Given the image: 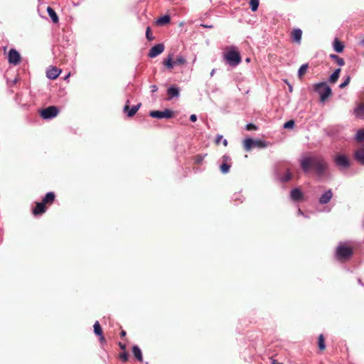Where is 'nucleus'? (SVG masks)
<instances>
[{
    "mask_svg": "<svg viewBox=\"0 0 364 364\" xmlns=\"http://www.w3.org/2000/svg\"><path fill=\"white\" fill-rule=\"evenodd\" d=\"M300 165L305 173L314 169L318 176H323L328 168L327 163L318 156L305 157L301 160Z\"/></svg>",
    "mask_w": 364,
    "mask_h": 364,
    "instance_id": "nucleus-1",
    "label": "nucleus"
},
{
    "mask_svg": "<svg viewBox=\"0 0 364 364\" xmlns=\"http://www.w3.org/2000/svg\"><path fill=\"white\" fill-rule=\"evenodd\" d=\"M55 200V194L53 192H48L46 194L42 201L36 202L32 209V214L34 216L41 215L47 210V206L52 205Z\"/></svg>",
    "mask_w": 364,
    "mask_h": 364,
    "instance_id": "nucleus-2",
    "label": "nucleus"
},
{
    "mask_svg": "<svg viewBox=\"0 0 364 364\" xmlns=\"http://www.w3.org/2000/svg\"><path fill=\"white\" fill-rule=\"evenodd\" d=\"M223 58L227 63L230 66L235 67L241 62V56L240 52L234 46L228 47L223 53Z\"/></svg>",
    "mask_w": 364,
    "mask_h": 364,
    "instance_id": "nucleus-3",
    "label": "nucleus"
},
{
    "mask_svg": "<svg viewBox=\"0 0 364 364\" xmlns=\"http://www.w3.org/2000/svg\"><path fill=\"white\" fill-rule=\"evenodd\" d=\"M353 255V248L346 243H340L336 251V257L341 262L349 259Z\"/></svg>",
    "mask_w": 364,
    "mask_h": 364,
    "instance_id": "nucleus-4",
    "label": "nucleus"
},
{
    "mask_svg": "<svg viewBox=\"0 0 364 364\" xmlns=\"http://www.w3.org/2000/svg\"><path fill=\"white\" fill-rule=\"evenodd\" d=\"M269 143L262 139H245L243 141V147L246 151H250L254 148L263 149L267 147Z\"/></svg>",
    "mask_w": 364,
    "mask_h": 364,
    "instance_id": "nucleus-5",
    "label": "nucleus"
},
{
    "mask_svg": "<svg viewBox=\"0 0 364 364\" xmlns=\"http://www.w3.org/2000/svg\"><path fill=\"white\" fill-rule=\"evenodd\" d=\"M314 90L320 95V100L325 102L332 94L331 89L326 82H320L314 85Z\"/></svg>",
    "mask_w": 364,
    "mask_h": 364,
    "instance_id": "nucleus-6",
    "label": "nucleus"
},
{
    "mask_svg": "<svg viewBox=\"0 0 364 364\" xmlns=\"http://www.w3.org/2000/svg\"><path fill=\"white\" fill-rule=\"evenodd\" d=\"M60 110L55 106H49L41 111V117L44 119H50L55 117Z\"/></svg>",
    "mask_w": 364,
    "mask_h": 364,
    "instance_id": "nucleus-7",
    "label": "nucleus"
},
{
    "mask_svg": "<svg viewBox=\"0 0 364 364\" xmlns=\"http://www.w3.org/2000/svg\"><path fill=\"white\" fill-rule=\"evenodd\" d=\"M149 115L153 118H158V119H170L173 117V111L166 109L164 111H151L149 113Z\"/></svg>",
    "mask_w": 364,
    "mask_h": 364,
    "instance_id": "nucleus-8",
    "label": "nucleus"
},
{
    "mask_svg": "<svg viewBox=\"0 0 364 364\" xmlns=\"http://www.w3.org/2000/svg\"><path fill=\"white\" fill-rule=\"evenodd\" d=\"M8 61L10 64L16 65L21 61L19 53L14 48H11L8 54Z\"/></svg>",
    "mask_w": 364,
    "mask_h": 364,
    "instance_id": "nucleus-9",
    "label": "nucleus"
},
{
    "mask_svg": "<svg viewBox=\"0 0 364 364\" xmlns=\"http://www.w3.org/2000/svg\"><path fill=\"white\" fill-rule=\"evenodd\" d=\"M164 46L162 43H159L153 46L149 52V57L150 58H155L159 54L162 53L164 50Z\"/></svg>",
    "mask_w": 364,
    "mask_h": 364,
    "instance_id": "nucleus-10",
    "label": "nucleus"
},
{
    "mask_svg": "<svg viewBox=\"0 0 364 364\" xmlns=\"http://www.w3.org/2000/svg\"><path fill=\"white\" fill-rule=\"evenodd\" d=\"M335 162L338 166L348 168L350 166V161L346 155H338L335 158Z\"/></svg>",
    "mask_w": 364,
    "mask_h": 364,
    "instance_id": "nucleus-11",
    "label": "nucleus"
},
{
    "mask_svg": "<svg viewBox=\"0 0 364 364\" xmlns=\"http://www.w3.org/2000/svg\"><path fill=\"white\" fill-rule=\"evenodd\" d=\"M140 107L141 103L133 106L131 109H129V101L127 100L125 106L124 107V112L127 113L128 117H132L136 113Z\"/></svg>",
    "mask_w": 364,
    "mask_h": 364,
    "instance_id": "nucleus-12",
    "label": "nucleus"
},
{
    "mask_svg": "<svg viewBox=\"0 0 364 364\" xmlns=\"http://www.w3.org/2000/svg\"><path fill=\"white\" fill-rule=\"evenodd\" d=\"M60 73V70L56 67H50L48 68L46 72V75L49 79L55 80L56 79Z\"/></svg>",
    "mask_w": 364,
    "mask_h": 364,
    "instance_id": "nucleus-13",
    "label": "nucleus"
},
{
    "mask_svg": "<svg viewBox=\"0 0 364 364\" xmlns=\"http://www.w3.org/2000/svg\"><path fill=\"white\" fill-rule=\"evenodd\" d=\"M354 159L361 165H364V146L354 152Z\"/></svg>",
    "mask_w": 364,
    "mask_h": 364,
    "instance_id": "nucleus-14",
    "label": "nucleus"
},
{
    "mask_svg": "<svg viewBox=\"0 0 364 364\" xmlns=\"http://www.w3.org/2000/svg\"><path fill=\"white\" fill-rule=\"evenodd\" d=\"M333 197V192L331 189L326 191L319 198V203L321 204L328 203Z\"/></svg>",
    "mask_w": 364,
    "mask_h": 364,
    "instance_id": "nucleus-15",
    "label": "nucleus"
},
{
    "mask_svg": "<svg viewBox=\"0 0 364 364\" xmlns=\"http://www.w3.org/2000/svg\"><path fill=\"white\" fill-rule=\"evenodd\" d=\"M302 31L300 28H294L291 33V36L294 41L300 43L301 40Z\"/></svg>",
    "mask_w": 364,
    "mask_h": 364,
    "instance_id": "nucleus-16",
    "label": "nucleus"
},
{
    "mask_svg": "<svg viewBox=\"0 0 364 364\" xmlns=\"http://www.w3.org/2000/svg\"><path fill=\"white\" fill-rule=\"evenodd\" d=\"M230 157L228 156L224 155L223 156V163L220 165V169L222 173H227L229 172L230 168V165L228 164L227 161L230 160Z\"/></svg>",
    "mask_w": 364,
    "mask_h": 364,
    "instance_id": "nucleus-17",
    "label": "nucleus"
},
{
    "mask_svg": "<svg viewBox=\"0 0 364 364\" xmlns=\"http://www.w3.org/2000/svg\"><path fill=\"white\" fill-rule=\"evenodd\" d=\"M291 198L294 201H300L303 199V193L299 188H294L291 192Z\"/></svg>",
    "mask_w": 364,
    "mask_h": 364,
    "instance_id": "nucleus-18",
    "label": "nucleus"
},
{
    "mask_svg": "<svg viewBox=\"0 0 364 364\" xmlns=\"http://www.w3.org/2000/svg\"><path fill=\"white\" fill-rule=\"evenodd\" d=\"M167 94L168 96V100H171L173 97H177L179 95V90L176 87H170L167 90Z\"/></svg>",
    "mask_w": 364,
    "mask_h": 364,
    "instance_id": "nucleus-19",
    "label": "nucleus"
},
{
    "mask_svg": "<svg viewBox=\"0 0 364 364\" xmlns=\"http://www.w3.org/2000/svg\"><path fill=\"white\" fill-rule=\"evenodd\" d=\"M132 353L134 356L137 359L139 362L143 361L142 353L141 349L137 346H134L132 347Z\"/></svg>",
    "mask_w": 364,
    "mask_h": 364,
    "instance_id": "nucleus-20",
    "label": "nucleus"
},
{
    "mask_svg": "<svg viewBox=\"0 0 364 364\" xmlns=\"http://www.w3.org/2000/svg\"><path fill=\"white\" fill-rule=\"evenodd\" d=\"M47 12L53 23H58V21H59L58 16L57 14L55 13V11L51 7L48 6L47 8Z\"/></svg>",
    "mask_w": 364,
    "mask_h": 364,
    "instance_id": "nucleus-21",
    "label": "nucleus"
},
{
    "mask_svg": "<svg viewBox=\"0 0 364 364\" xmlns=\"http://www.w3.org/2000/svg\"><path fill=\"white\" fill-rule=\"evenodd\" d=\"M355 114L357 117L364 118V102L359 104L355 109Z\"/></svg>",
    "mask_w": 364,
    "mask_h": 364,
    "instance_id": "nucleus-22",
    "label": "nucleus"
},
{
    "mask_svg": "<svg viewBox=\"0 0 364 364\" xmlns=\"http://www.w3.org/2000/svg\"><path fill=\"white\" fill-rule=\"evenodd\" d=\"M171 21V18L168 15H164L160 18H159L156 22L158 26H164L168 23Z\"/></svg>",
    "mask_w": 364,
    "mask_h": 364,
    "instance_id": "nucleus-23",
    "label": "nucleus"
},
{
    "mask_svg": "<svg viewBox=\"0 0 364 364\" xmlns=\"http://www.w3.org/2000/svg\"><path fill=\"white\" fill-rule=\"evenodd\" d=\"M333 48L337 53H341L343 50L344 46L341 41L336 38L333 41Z\"/></svg>",
    "mask_w": 364,
    "mask_h": 364,
    "instance_id": "nucleus-24",
    "label": "nucleus"
},
{
    "mask_svg": "<svg viewBox=\"0 0 364 364\" xmlns=\"http://www.w3.org/2000/svg\"><path fill=\"white\" fill-rule=\"evenodd\" d=\"M341 72V68L336 69L333 73L329 77V82L334 84L337 82L338 79L339 78L340 73Z\"/></svg>",
    "mask_w": 364,
    "mask_h": 364,
    "instance_id": "nucleus-25",
    "label": "nucleus"
},
{
    "mask_svg": "<svg viewBox=\"0 0 364 364\" xmlns=\"http://www.w3.org/2000/svg\"><path fill=\"white\" fill-rule=\"evenodd\" d=\"M163 64L165 67H166L168 69H171L173 68V55H169L166 59H165L163 62Z\"/></svg>",
    "mask_w": 364,
    "mask_h": 364,
    "instance_id": "nucleus-26",
    "label": "nucleus"
},
{
    "mask_svg": "<svg viewBox=\"0 0 364 364\" xmlns=\"http://www.w3.org/2000/svg\"><path fill=\"white\" fill-rule=\"evenodd\" d=\"M318 346L320 351H323L326 349L325 338L323 334H320L318 338Z\"/></svg>",
    "mask_w": 364,
    "mask_h": 364,
    "instance_id": "nucleus-27",
    "label": "nucleus"
},
{
    "mask_svg": "<svg viewBox=\"0 0 364 364\" xmlns=\"http://www.w3.org/2000/svg\"><path fill=\"white\" fill-rule=\"evenodd\" d=\"M329 57L333 60L338 65L343 66L345 65V60L343 58L339 57L337 55L335 54H331Z\"/></svg>",
    "mask_w": 364,
    "mask_h": 364,
    "instance_id": "nucleus-28",
    "label": "nucleus"
},
{
    "mask_svg": "<svg viewBox=\"0 0 364 364\" xmlns=\"http://www.w3.org/2000/svg\"><path fill=\"white\" fill-rule=\"evenodd\" d=\"M309 68V65L303 64L298 70V77L299 79H302L303 76L306 74Z\"/></svg>",
    "mask_w": 364,
    "mask_h": 364,
    "instance_id": "nucleus-29",
    "label": "nucleus"
},
{
    "mask_svg": "<svg viewBox=\"0 0 364 364\" xmlns=\"http://www.w3.org/2000/svg\"><path fill=\"white\" fill-rule=\"evenodd\" d=\"M355 140L360 143L364 142V129H360L357 131Z\"/></svg>",
    "mask_w": 364,
    "mask_h": 364,
    "instance_id": "nucleus-30",
    "label": "nucleus"
},
{
    "mask_svg": "<svg viewBox=\"0 0 364 364\" xmlns=\"http://www.w3.org/2000/svg\"><path fill=\"white\" fill-rule=\"evenodd\" d=\"M220 142H222V144H223L224 146H228V143L227 139H223V136L222 135L218 134V135H217V136L215 138V144L216 145H219Z\"/></svg>",
    "mask_w": 364,
    "mask_h": 364,
    "instance_id": "nucleus-31",
    "label": "nucleus"
},
{
    "mask_svg": "<svg viewBox=\"0 0 364 364\" xmlns=\"http://www.w3.org/2000/svg\"><path fill=\"white\" fill-rule=\"evenodd\" d=\"M94 328V332L97 336H102L103 333L102 329L101 328V326L99 323V321H96L93 326Z\"/></svg>",
    "mask_w": 364,
    "mask_h": 364,
    "instance_id": "nucleus-32",
    "label": "nucleus"
},
{
    "mask_svg": "<svg viewBox=\"0 0 364 364\" xmlns=\"http://www.w3.org/2000/svg\"><path fill=\"white\" fill-rule=\"evenodd\" d=\"M186 63V60L181 55L177 56L175 60H173L174 65H183Z\"/></svg>",
    "mask_w": 364,
    "mask_h": 364,
    "instance_id": "nucleus-33",
    "label": "nucleus"
},
{
    "mask_svg": "<svg viewBox=\"0 0 364 364\" xmlns=\"http://www.w3.org/2000/svg\"><path fill=\"white\" fill-rule=\"evenodd\" d=\"M259 0H250V5L252 11H256L259 6Z\"/></svg>",
    "mask_w": 364,
    "mask_h": 364,
    "instance_id": "nucleus-34",
    "label": "nucleus"
},
{
    "mask_svg": "<svg viewBox=\"0 0 364 364\" xmlns=\"http://www.w3.org/2000/svg\"><path fill=\"white\" fill-rule=\"evenodd\" d=\"M146 37L148 39V41H151L154 39V36H153V33L151 32V28L148 26L146 30Z\"/></svg>",
    "mask_w": 364,
    "mask_h": 364,
    "instance_id": "nucleus-35",
    "label": "nucleus"
},
{
    "mask_svg": "<svg viewBox=\"0 0 364 364\" xmlns=\"http://www.w3.org/2000/svg\"><path fill=\"white\" fill-rule=\"evenodd\" d=\"M119 358L122 362L126 363L128 360L129 354L127 352L124 351L119 355Z\"/></svg>",
    "mask_w": 364,
    "mask_h": 364,
    "instance_id": "nucleus-36",
    "label": "nucleus"
},
{
    "mask_svg": "<svg viewBox=\"0 0 364 364\" xmlns=\"http://www.w3.org/2000/svg\"><path fill=\"white\" fill-rule=\"evenodd\" d=\"M350 76L347 75L345 80L339 85L340 88H341V89L345 88L350 83Z\"/></svg>",
    "mask_w": 364,
    "mask_h": 364,
    "instance_id": "nucleus-37",
    "label": "nucleus"
},
{
    "mask_svg": "<svg viewBox=\"0 0 364 364\" xmlns=\"http://www.w3.org/2000/svg\"><path fill=\"white\" fill-rule=\"evenodd\" d=\"M207 156V154H205V156H202V155H197L195 156V164H200L203 163V159H204V157Z\"/></svg>",
    "mask_w": 364,
    "mask_h": 364,
    "instance_id": "nucleus-38",
    "label": "nucleus"
},
{
    "mask_svg": "<svg viewBox=\"0 0 364 364\" xmlns=\"http://www.w3.org/2000/svg\"><path fill=\"white\" fill-rule=\"evenodd\" d=\"M294 124H295V123H294V120H289V121L287 122L286 123H284L283 127L284 129H292L294 127Z\"/></svg>",
    "mask_w": 364,
    "mask_h": 364,
    "instance_id": "nucleus-39",
    "label": "nucleus"
},
{
    "mask_svg": "<svg viewBox=\"0 0 364 364\" xmlns=\"http://www.w3.org/2000/svg\"><path fill=\"white\" fill-rule=\"evenodd\" d=\"M291 178V174L289 171H287V173L281 178L282 182H287Z\"/></svg>",
    "mask_w": 364,
    "mask_h": 364,
    "instance_id": "nucleus-40",
    "label": "nucleus"
},
{
    "mask_svg": "<svg viewBox=\"0 0 364 364\" xmlns=\"http://www.w3.org/2000/svg\"><path fill=\"white\" fill-rule=\"evenodd\" d=\"M246 129L247 131H253V130H257V127H256L255 124L250 123L246 125Z\"/></svg>",
    "mask_w": 364,
    "mask_h": 364,
    "instance_id": "nucleus-41",
    "label": "nucleus"
},
{
    "mask_svg": "<svg viewBox=\"0 0 364 364\" xmlns=\"http://www.w3.org/2000/svg\"><path fill=\"white\" fill-rule=\"evenodd\" d=\"M118 346L122 350L126 351V344L119 342Z\"/></svg>",
    "mask_w": 364,
    "mask_h": 364,
    "instance_id": "nucleus-42",
    "label": "nucleus"
},
{
    "mask_svg": "<svg viewBox=\"0 0 364 364\" xmlns=\"http://www.w3.org/2000/svg\"><path fill=\"white\" fill-rule=\"evenodd\" d=\"M190 120L191 122H196L197 120V116L196 114H191V117H190Z\"/></svg>",
    "mask_w": 364,
    "mask_h": 364,
    "instance_id": "nucleus-43",
    "label": "nucleus"
},
{
    "mask_svg": "<svg viewBox=\"0 0 364 364\" xmlns=\"http://www.w3.org/2000/svg\"><path fill=\"white\" fill-rule=\"evenodd\" d=\"M151 87V92H156L158 90V87H157L156 85H152Z\"/></svg>",
    "mask_w": 364,
    "mask_h": 364,
    "instance_id": "nucleus-44",
    "label": "nucleus"
},
{
    "mask_svg": "<svg viewBox=\"0 0 364 364\" xmlns=\"http://www.w3.org/2000/svg\"><path fill=\"white\" fill-rule=\"evenodd\" d=\"M126 335H127V333H126V331H122L120 332V336H121V337H124Z\"/></svg>",
    "mask_w": 364,
    "mask_h": 364,
    "instance_id": "nucleus-45",
    "label": "nucleus"
},
{
    "mask_svg": "<svg viewBox=\"0 0 364 364\" xmlns=\"http://www.w3.org/2000/svg\"><path fill=\"white\" fill-rule=\"evenodd\" d=\"M100 336V340L101 342H105V337L103 336V333L102 334V336Z\"/></svg>",
    "mask_w": 364,
    "mask_h": 364,
    "instance_id": "nucleus-46",
    "label": "nucleus"
},
{
    "mask_svg": "<svg viewBox=\"0 0 364 364\" xmlns=\"http://www.w3.org/2000/svg\"><path fill=\"white\" fill-rule=\"evenodd\" d=\"M200 26L204 28H212L213 27L212 26H208V25H205V24H201Z\"/></svg>",
    "mask_w": 364,
    "mask_h": 364,
    "instance_id": "nucleus-47",
    "label": "nucleus"
},
{
    "mask_svg": "<svg viewBox=\"0 0 364 364\" xmlns=\"http://www.w3.org/2000/svg\"><path fill=\"white\" fill-rule=\"evenodd\" d=\"M6 49H7V47H4V53H6Z\"/></svg>",
    "mask_w": 364,
    "mask_h": 364,
    "instance_id": "nucleus-48",
    "label": "nucleus"
},
{
    "mask_svg": "<svg viewBox=\"0 0 364 364\" xmlns=\"http://www.w3.org/2000/svg\"><path fill=\"white\" fill-rule=\"evenodd\" d=\"M361 43H362V45L364 46V38L362 40Z\"/></svg>",
    "mask_w": 364,
    "mask_h": 364,
    "instance_id": "nucleus-49",
    "label": "nucleus"
},
{
    "mask_svg": "<svg viewBox=\"0 0 364 364\" xmlns=\"http://www.w3.org/2000/svg\"><path fill=\"white\" fill-rule=\"evenodd\" d=\"M289 90H290V92L292 91V87L291 86H289Z\"/></svg>",
    "mask_w": 364,
    "mask_h": 364,
    "instance_id": "nucleus-50",
    "label": "nucleus"
},
{
    "mask_svg": "<svg viewBox=\"0 0 364 364\" xmlns=\"http://www.w3.org/2000/svg\"><path fill=\"white\" fill-rule=\"evenodd\" d=\"M274 364H282V363H276V361L274 360Z\"/></svg>",
    "mask_w": 364,
    "mask_h": 364,
    "instance_id": "nucleus-51",
    "label": "nucleus"
},
{
    "mask_svg": "<svg viewBox=\"0 0 364 364\" xmlns=\"http://www.w3.org/2000/svg\"><path fill=\"white\" fill-rule=\"evenodd\" d=\"M246 61H247V62H249V61H250V58H247V59H246Z\"/></svg>",
    "mask_w": 364,
    "mask_h": 364,
    "instance_id": "nucleus-52",
    "label": "nucleus"
},
{
    "mask_svg": "<svg viewBox=\"0 0 364 364\" xmlns=\"http://www.w3.org/2000/svg\"><path fill=\"white\" fill-rule=\"evenodd\" d=\"M213 74H214V70L212 71L211 75H213Z\"/></svg>",
    "mask_w": 364,
    "mask_h": 364,
    "instance_id": "nucleus-53",
    "label": "nucleus"
},
{
    "mask_svg": "<svg viewBox=\"0 0 364 364\" xmlns=\"http://www.w3.org/2000/svg\"><path fill=\"white\" fill-rule=\"evenodd\" d=\"M146 364H148V363H146Z\"/></svg>",
    "mask_w": 364,
    "mask_h": 364,
    "instance_id": "nucleus-54",
    "label": "nucleus"
}]
</instances>
